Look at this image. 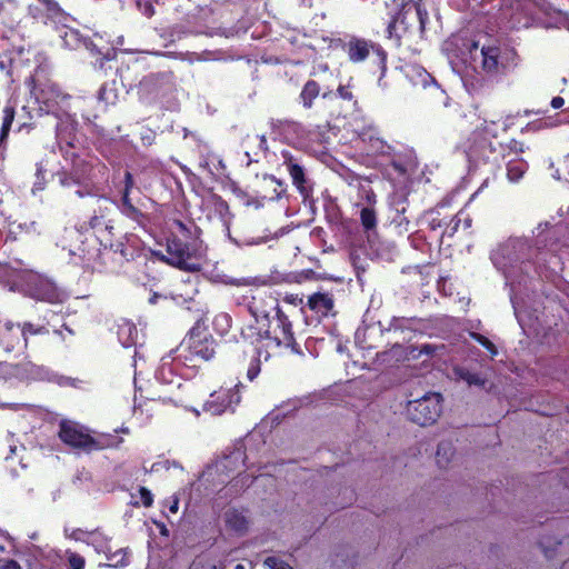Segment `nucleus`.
Segmentation results:
<instances>
[{"label": "nucleus", "mask_w": 569, "mask_h": 569, "mask_svg": "<svg viewBox=\"0 0 569 569\" xmlns=\"http://www.w3.org/2000/svg\"><path fill=\"white\" fill-rule=\"evenodd\" d=\"M263 565L269 569H293L288 562L274 556L267 557Z\"/></svg>", "instance_id": "43"}, {"label": "nucleus", "mask_w": 569, "mask_h": 569, "mask_svg": "<svg viewBox=\"0 0 569 569\" xmlns=\"http://www.w3.org/2000/svg\"><path fill=\"white\" fill-rule=\"evenodd\" d=\"M162 298H164L162 295H159V293L154 292V293H152L150 296L149 303L150 305H156L159 301V299H162Z\"/></svg>", "instance_id": "57"}, {"label": "nucleus", "mask_w": 569, "mask_h": 569, "mask_svg": "<svg viewBox=\"0 0 569 569\" xmlns=\"http://www.w3.org/2000/svg\"><path fill=\"white\" fill-rule=\"evenodd\" d=\"M478 50V42H472L470 47V54L473 56V52Z\"/></svg>", "instance_id": "63"}, {"label": "nucleus", "mask_w": 569, "mask_h": 569, "mask_svg": "<svg viewBox=\"0 0 569 569\" xmlns=\"http://www.w3.org/2000/svg\"><path fill=\"white\" fill-rule=\"evenodd\" d=\"M32 296L40 301L54 303L59 300L58 289L49 281L40 280L33 290Z\"/></svg>", "instance_id": "28"}, {"label": "nucleus", "mask_w": 569, "mask_h": 569, "mask_svg": "<svg viewBox=\"0 0 569 569\" xmlns=\"http://www.w3.org/2000/svg\"><path fill=\"white\" fill-rule=\"evenodd\" d=\"M428 11L421 0L405 3L387 26V37L395 41L396 47L409 42L413 37L425 33Z\"/></svg>", "instance_id": "5"}, {"label": "nucleus", "mask_w": 569, "mask_h": 569, "mask_svg": "<svg viewBox=\"0 0 569 569\" xmlns=\"http://www.w3.org/2000/svg\"><path fill=\"white\" fill-rule=\"evenodd\" d=\"M218 342L199 319L188 331L179 347L178 358L186 366L196 367L199 362L212 360L217 355Z\"/></svg>", "instance_id": "6"}, {"label": "nucleus", "mask_w": 569, "mask_h": 569, "mask_svg": "<svg viewBox=\"0 0 569 569\" xmlns=\"http://www.w3.org/2000/svg\"><path fill=\"white\" fill-rule=\"evenodd\" d=\"M391 164L400 173H403L406 171L405 168L396 161H392Z\"/></svg>", "instance_id": "60"}, {"label": "nucleus", "mask_w": 569, "mask_h": 569, "mask_svg": "<svg viewBox=\"0 0 569 569\" xmlns=\"http://www.w3.org/2000/svg\"><path fill=\"white\" fill-rule=\"evenodd\" d=\"M231 327L232 318L228 312H219L214 316L212 320V328L217 335L224 337L229 333Z\"/></svg>", "instance_id": "37"}, {"label": "nucleus", "mask_w": 569, "mask_h": 569, "mask_svg": "<svg viewBox=\"0 0 569 569\" xmlns=\"http://www.w3.org/2000/svg\"><path fill=\"white\" fill-rule=\"evenodd\" d=\"M362 140L368 144V149L372 154L392 157L396 153L392 144L375 133L363 132Z\"/></svg>", "instance_id": "25"}, {"label": "nucleus", "mask_w": 569, "mask_h": 569, "mask_svg": "<svg viewBox=\"0 0 569 569\" xmlns=\"http://www.w3.org/2000/svg\"><path fill=\"white\" fill-rule=\"evenodd\" d=\"M107 566L112 568H122L129 565V556L126 548H119L116 551L110 549L106 552Z\"/></svg>", "instance_id": "36"}, {"label": "nucleus", "mask_w": 569, "mask_h": 569, "mask_svg": "<svg viewBox=\"0 0 569 569\" xmlns=\"http://www.w3.org/2000/svg\"><path fill=\"white\" fill-rule=\"evenodd\" d=\"M470 337L472 340L481 345L492 357L497 356L498 350L495 343L488 339L486 336L478 333V332H471Z\"/></svg>", "instance_id": "42"}, {"label": "nucleus", "mask_w": 569, "mask_h": 569, "mask_svg": "<svg viewBox=\"0 0 569 569\" xmlns=\"http://www.w3.org/2000/svg\"><path fill=\"white\" fill-rule=\"evenodd\" d=\"M178 506H179V501L176 499L172 501V503L170 505L169 507V510L172 512V513H176L178 511Z\"/></svg>", "instance_id": "59"}, {"label": "nucleus", "mask_w": 569, "mask_h": 569, "mask_svg": "<svg viewBox=\"0 0 569 569\" xmlns=\"http://www.w3.org/2000/svg\"><path fill=\"white\" fill-rule=\"evenodd\" d=\"M231 390L220 389L210 395L209 399L203 405V409L211 415H221L231 406Z\"/></svg>", "instance_id": "21"}, {"label": "nucleus", "mask_w": 569, "mask_h": 569, "mask_svg": "<svg viewBox=\"0 0 569 569\" xmlns=\"http://www.w3.org/2000/svg\"><path fill=\"white\" fill-rule=\"evenodd\" d=\"M108 212L109 209L107 207H99L98 210L93 211V214L89 218V220L81 226V228L86 231L92 230L96 237L99 239L102 249L99 250L97 260L98 264L106 269L108 268V260L111 258V256L119 254L122 260L130 261L139 256V251L141 250L139 246L130 243L129 239H127L126 242H112L110 239L102 238L104 232L111 233L113 229V226L110 224V220L108 219Z\"/></svg>", "instance_id": "4"}, {"label": "nucleus", "mask_w": 569, "mask_h": 569, "mask_svg": "<svg viewBox=\"0 0 569 569\" xmlns=\"http://www.w3.org/2000/svg\"><path fill=\"white\" fill-rule=\"evenodd\" d=\"M0 348L6 353L22 352L27 349L20 323L10 320L0 321Z\"/></svg>", "instance_id": "16"}, {"label": "nucleus", "mask_w": 569, "mask_h": 569, "mask_svg": "<svg viewBox=\"0 0 569 569\" xmlns=\"http://www.w3.org/2000/svg\"><path fill=\"white\" fill-rule=\"evenodd\" d=\"M270 128L274 133L283 134L286 132H295L297 134L302 131L301 123L291 119H271Z\"/></svg>", "instance_id": "31"}, {"label": "nucleus", "mask_w": 569, "mask_h": 569, "mask_svg": "<svg viewBox=\"0 0 569 569\" xmlns=\"http://www.w3.org/2000/svg\"><path fill=\"white\" fill-rule=\"evenodd\" d=\"M201 230L193 221L183 222L174 219L167 237V254L156 252L159 259L169 266L187 272H198L202 269Z\"/></svg>", "instance_id": "2"}, {"label": "nucleus", "mask_w": 569, "mask_h": 569, "mask_svg": "<svg viewBox=\"0 0 569 569\" xmlns=\"http://www.w3.org/2000/svg\"><path fill=\"white\" fill-rule=\"evenodd\" d=\"M133 187L134 178L130 171H126L119 210L126 218L136 222L143 230H147L151 224V214L144 210L146 203L141 199L133 201L131 198Z\"/></svg>", "instance_id": "12"}, {"label": "nucleus", "mask_w": 569, "mask_h": 569, "mask_svg": "<svg viewBox=\"0 0 569 569\" xmlns=\"http://www.w3.org/2000/svg\"><path fill=\"white\" fill-rule=\"evenodd\" d=\"M329 121H325L307 130L306 139L309 143L313 144H326L329 142Z\"/></svg>", "instance_id": "29"}, {"label": "nucleus", "mask_w": 569, "mask_h": 569, "mask_svg": "<svg viewBox=\"0 0 569 569\" xmlns=\"http://www.w3.org/2000/svg\"><path fill=\"white\" fill-rule=\"evenodd\" d=\"M460 226L461 224L458 222L457 218L453 217L451 219L450 223L447 224V228L445 229L443 234H447L448 237H453Z\"/></svg>", "instance_id": "51"}, {"label": "nucleus", "mask_w": 569, "mask_h": 569, "mask_svg": "<svg viewBox=\"0 0 569 569\" xmlns=\"http://www.w3.org/2000/svg\"><path fill=\"white\" fill-rule=\"evenodd\" d=\"M455 447L450 441H441L437 447L436 460L440 468H447L455 456Z\"/></svg>", "instance_id": "34"}, {"label": "nucleus", "mask_w": 569, "mask_h": 569, "mask_svg": "<svg viewBox=\"0 0 569 569\" xmlns=\"http://www.w3.org/2000/svg\"><path fill=\"white\" fill-rule=\"evenodd\" d=\"M76 139V126L70 122H60L57 126V142L62 154L71 151Z\"/></svg>", "instance_id": "26"}, {"label": "nucleus", "mask_w": 569, "mask_h": 569, "mask_svg": "<svg viewBox=\"0 0 569 569\" xmlns=\"http://www.w3.org/2000/svg\"><path fill=\"white\" fill-rule=\"evenodd\" d=\"M480 67L488 74L499 73L505 68V59L499 44L482 46L480 49Z\"/></svg>", "instance_id": "19"}, {"label": "nucleus", "mask_w": 569, "mask_h": 569, "mask_svg": "<svg viewBox=\"0 0 569 569\" xmlns=\"http://www.w3.org/2000/svg\"><path fill=\"white\" fill-rule=\"evenodd\" d=\"M63 158L71 162V167L69 169L61 168L52 174V178L58 181L61 188L74 189V193L79 198H83L90 193L88 187L91 181L93 166L73 151H66Z\"/></svg>", "instance_id": "7"}, {"label": "nucleus", "mask_w": 569, "mask_h": 569, "mask_svg": "<svg viewBox=\"0 0 569 569\" xmlns=\"http://www.w3.org/2000/svg\"><path fill=\"white\" fill-rule=\"evenodd\" d=\"M411 320L412 319H408V318H405V317H393L390 322H389V326L381 330V332L383 333H396V332H401V333H405L406 331H412V326H411Z\"/></svg>", "instance_id": "39"}, {"label": "nucleus", "mask_w": 569, "mask_h": 569, "mask_svg": "<svg viewBox=\"0 0 569 569\" xmlns=\"http://www.w3.org/2000/svg\"><path fill=\"white\" fill-rule=\"evenodd\" d=\"M443 226L442 219L439 217H432L429 220V227L431 230H437L438 228H441Z\"/></svg>", "instance_id": "53"}, {"label": "nucleus", "mask_w": 569, "mask_h": 569, "mask_svg": "<svg viewBox=\"0 0 569 569\" xmlns=\"http://www.w3.org/2000/svg\"><path fill=\"white\" fill-rule=\"evenodd\" d=\"M133 187L134 178L130 171H126L119 210L126 218L136 222L143 230H147L151 224V214L144 210L146 203L141 199L133 201L131 198Z\"/></svg>", "instance_id": "13"}, {"label": "nucleus", "mask_w": 569, "mask_h": 569, "mask_svg": "<svg viewBox=\"0 0 569 569\" xmlns=\"http://www.w3.org/2000/svg\"><path fill=\"white\" fill-rule=\"evenodd\" d=\"M70 569H83L86 565L84 558L77 552H67Z\"/></svg>", "instance_id": "46"}, {"label": "nucleus", "mask_w": 569, "mask_h": 569, "mask_svg": "<svg viewBox=\"0 0 569 569\" xmlns=\"http://www.w3.org/2000/svg\"><path fill=\"white\" fill-rule=\"evenodd\" d=\"M337 94L342 100L353 101L355 104L357 103V101L355 100L352 87L350 84H346V86L340 84L337 89Z\"/></svg>", "instance_id": "47"}, {"label": "nucleus", "mask_w": 569, "mask_h": 569, "mask_svg": "<svg viewBox=\"0 0 569 569\" xmlns=\"http://www.w3.org/2000/svg\"><path fill=\"white\" fill-rule=\"evenodd\" d=\"M550 124L547 120L538 119V120L527 123L523 128H521V133L537 132V131L548 128Z\"/></svg>", "instance_id": "45"}, {"label": "nucleus", "mask_w": 569, "mask_h": 569, "mask_svg": "<svg viewBox=\"0 0 569 569\" xmlns=\"http://www.w3.org/2000/svg\"><path fill=\"white\" fill-rule=\"evenodd\" d=\"M8 568L9 569H11V568L12 569H20L18 563L16 561H13V560L9 562Z\"/></svg>", "instance_id": "64"}, {"label": "nucleus", "mask_w": 569, "mask_h": 569, "mask_svg": "<svg viewBox=\"0 0 569 569\" xmlns=\"http://www.w3.org/2000/svg\"><path fill=\"white\" fill-rule=\"evenodd\" d=\"M284 300L295 306L301 305L303 301L299 295H288Z\"/></svg>", "instance_id": "52"}, {"label": "nucleus", "mask_w": 569, "mask_h": 569, "mask_svg": "<svg viewBox=\"0 0 569 569\" xmlns=\"http://www.w3.org/2000/svg\"><path fill=\"white\" fill-rule=\"evenodd\" d=\"M139 495H140V498H141V502H142V505L146 508H149V507L152 506V503H153V495L151 493V491L148 488L140 487L139 488Z\"/></svg>", "instance_id": "50"}, {"label": "nucleus", "mask_w": 569, "mask_h": 569, "mask_svg": "<svg viewBox=\"0 0 569 569\" xmlns=\"http://www.w3.org/2000/svg\"><path fill=\"white\" fill-rule=\"evenodd\" d=\"M58 437L66 446L84 453L107 449L113 446L114 441L111 437L94 438L83 426L69 420L59 423Z\"/></svg>", "instance_id": "10"}, {"label": "nucleus", "mask_w": 569, "mask_h": 569, "mask_svg": "<svg viewBox=\"0 0 569 569\" xmlns=\"http://www.w3.org/2000/svg\"><path fill=\"white\" fill-rule=\"evenodd\" d=\"M441 411L442 397L438 392H429L419 399L409 401L407 406L409 420L419 426L433 425Z\"/></svg>", "instance_id": "14"}, {"label": "nucleus", "mask_w": 569, "mask_h": 569, "mask_svg": "<svg viewBox=\"0 0 569 569\" xmlns=\"http://www.w3.org/2000/svg\"><path fill=\"white\" fill-rule=\"evenodd\" d=\"M38 1L41 2L43 6H46V8L49 11H57L59 8L58 3L54 0H38Z\"/></svg>", "instance_id": "54"}, {"label": "nucleus", "mask_w": 569, "mask_h": 569, "mask_svg": "<svg viewBox=\"0 0 569 569\" xmlns=\"http://www.w3.org/2000/svg\"><path fill=\"white\" fill-rule=\"evenodd\" d=\"M20 327L23 333V339L27 340V343L29 342L30 337L48 336L51 331L62 340H64L62 329L67 330L70 335L73 333V331L63 321V316L51 310L47 311L38 322L24 321L23 323H20Z\"/></svg>", "instance_id": "15"}, {"label": "nucleus", "mask_w": 569, "mask_h": 569, "mask_svg": "<svg viewBox=\"0 0 569 569\" xmlns=\"http://www.w3.org/2000/svg\"><path fill=\"white\" fill-rule=\"evenodd\" d=\"M455 217L457 218L458 222L462 224V228L465 230L471 228L472 218L466 210L458 211V213Z\"/></svg>", "instance_id": "49"}, {"label": "nucleus", "mask_w": 569, "mask_h": 569, "mask_svg": "<svg viewBox=\"0 0 569 569\" xmlns=\"http://www.w3.org/2000/svg\"><path fill=\"white\" fill-rule=\"evenodd\" d=\"M259 139H260V148L263 149V150H267L268 146H267L266 137L262 134V136L259 137Z\"/></svg>", "instance_id": "61"}, {"label": "nucleus", "mask_w": 569, "mask_h": 569, "mask_svg": "<svg viewBox=\"0 0 569 569\" xmlns=\"http://www.w3.org/2000/svg\"><path fill=\"white\" fill-rule=\"evenodd\" d=\"M39 368L31 361L11 363L0 361V381H27L33 379Z\"/></svg>", "instance_id": "17"}, {"label": "nucleus", "mask_w": 569, "mask_h": 569, "mask_svg": "<svg viewBox=\"0 0 569 569\" xmlns=\"http://www.w3.org/2000/svg\"><path fill=\"white\" fill-rule=\"evenodd\" d=\"M47 169L44 168L42 162H38L36 164V180L33 182L32 192L36 193L37 191H43L47 186Z\"/></svg>", "instance_id": "41"}, {"label": "nucleus", "mask_w": 569, "mask_h": 569, "mask_svg": "<svg viewBox=\"0 0 569 569\" xmlns=\"http://www.w3.org/2000/svg\"><path fill=\"white\" fill-rule=\"evenodd\" d=\"M130 71L129 67L120 70L122 84L128 87L129 90L137 87L139 99L148 103L163 99L174 86L172 72L149 73L144 76L138 84H133L130 78Z\"/></svg>", "instance_id": "8"}, {"label": "nucleus", "mask_w": 569, "mask_h": 569, "mask_svg": "<svg viewBox=\"0 0 569 569\" xmlns=\"http://www.w3.org/2000/svg\"><path fill=\"white\" fill-rule=\"evenodd\" d=\"M99 102H103L106 106H113L118 100V90L112 83H103L98 91Z\"/></svg>", "instance_id": "38"}, {"label": "nucleus", "mask_w": 569, "mask_h": 569, "mask_svg": "<svg viewBox=\"0 0 569 569\" xmlns=\"http://www.w3.org/2000/svg\"><path fill=\"white\" fill-rule=\"evenodd\" d=\"M84 533L83 530L81 529H77L73 531L72 533V537L76 539V540H82V535Z\"/></svg>", "instance_id": "58"}, {"label": "nucleus", "mask_w": 569, "mask_h": 569, "mask_svg": "<svg viewBox=\"0 0 569 569\" xmlns=\"http://www.w3.org/2000/svg\"><path fill=\"white\" fill-rule=\"evenodd\" d=\"M42 72H43L42 70H36L34 73L30 74L24 81L31 96L34 97V99L39 102L47 101L46 91L39 83V79H38L39 74Z\"/></svg>", "instance_id": "35"}, {"label": "nucleus", "mask_w": 569, "mask_h": 569, "mask_svg": "<svg viewBox=\"0 0 569 569\" xmlns=\"http://www.w3.org/2000/svg\"><path fill=\"white\" fill-rule=\"evenodd\" d=\"M321 94L320 84L313 80L309 79L305 82L301 88V91L298 97V102L302 106L303 109H311L315 104V100Z\"/></svg>", "instance_id": "27"}, {"label": "nucleus", "mask_w": 569, "mask_h": 569, "mask_svg": "<svg viewBox=\"0 0 569 569\" xmlns=\"http://www.w3.org/2000/svg\"><path fill=\"white\" fill-rule=\"evenodd\" d=\"M348 59L352 63H361L372 53V72L378 73V82L381 83L388 70V52L381 44L371 40L352 36L342 46Z\"/></svg>", "instance_id": "9"}, {"label": "nucleus", "mask_w": 569, "mask_h": 569, "mask_svg": "<svg viewBox=\"0 0 569 569\" xmlns=\"http://www.w3.org/2000/svg\"><path fill=\"white\" fill-rule=\"evenodd\" d=\"M159 529H160V533L162 536H168L169 535V530L167 529L166 525L162 523L161 526H159Z\"/></svg>", "instance_id": "62"}, {"label": "nucleus", "mask_w": 569, "mask_h": 569, "mask_svg": "<svg viewBox=\"0 0 569 569\" xmlns=\"http://www.w3.org/2000/svg\"><path fill=\"white\" fill-rule=\"evenodd\" d=\"M436 352V347L432 345H422L420 348L421 355L432 356Z\"/></svg>", "instance_id": "55"}, {"label": "nucleus", "mask_w": 569, "mask_h": 569, "mask_svg": "<svg viewBox=\"0 0 569 569\" xmlns=\"http://www.w3.org/2000/svg\"><path fill=\"white\" fill-rule=\"evenodd\" d=\"M407 351L403 345L396 342L390 349L377 352L376 362L383 367H393L407 359Z\"/></svg>", "instance_id": "22"}, {"label": "nucleus", "mask_w": 569, "mask_h": 569, "mask_svg": "<svg viewBox=\"0 0 569 569\" xmlns=\"http://www.w3.org/2000/svg\"><path fill=\"white\" fill-rule=\"evenodd\" d=\"M528 169V163L521 158L510 159L507 162V177L511 182L519 181Z\"/></svg>", "instance_id": "33"}, {"label": "nucleus", "mask_w": 569, "mask_h": 569, "mask_svg": "<svg viewBox=\"0 0 569 569\" xmlns=\"http://www.w3.org/2000/svg\"><path fill=\"white\" fill-rule=\"evenodd\" d=\"M513 124V116L510 114L501 117L497 121L485 120L473 133L471 154L479 161L500 168L510 154L523 153L526 147L522 141L510 139L508 142H503L499 139V131L506 133Z\"/></svg>", "instance_id": "3"}, {"label": "nucleus", "mask_w": 569, "mask_h": 569, "mask_svg": "<svg viewBox=\"0 0 569 569\" xmlns=\"http://www.w3.org/2000/svg\"><path fill=\"white\" fill-rule=\"evenodd\" d=\"M282 166L289 173L292 184L297 188L303 200L312 197V182L307 178V157L300 150L283 149L280 152Z\"/></svg>", "instance_id": "11"}, {"label": "nucleus", "mask_w": 569, "mask_h": 569, "mask_svg": "<svg viewBox=\"0 0 569 569\" xmlns=\"http://www.w3.org/2000/svg\"><path fill=\"white\" fill-rule=\"evenodd\" d=\"M13 62H14V59L11 56L4 54L0 59V69L6 71L8 76L12 77Z\"/></svg>", "instance_id": "48"}, {"label": "nucleus", "mask_w": 569, "mask_h": 569, "mask_svg": "<svg viewBox=\"0 0 569 569\" xmlns=\"http://www.w3.org/2000/svg\"><path fill=\"white\" fill-rule=\"evenodd\" d=\"M257 196L264 202L279 201L287 193V184L274 176H264L256 190Z\"/></svg>", "instance_id": "18"}, {"label": "nucleus", "mask_w": 569, "mask_h": 569, "mask_svg": "<svg viewBox=\"0 0 569 569\" xmlns=\"http://www.w3.org/2000/svg\"><path fill=\"white\" fill-rule=\"evenodd\" d=\"M241 341H237L232 361L239 368L247 367V378L253 381L261 370V358L268 360L280 347L298 352L292 323L288 316L277 308L276 316L254 318V323L241 330Z\"/></svg>", "instance_id": "1"}, {"label": "nucleus", "mask_w": 569, "mask_h": 569, "mask_svg": "<svg viewBox=\"0 0 569 569\" xmlns=\"http://www.w3.org/2000/svg\"><path fill=\"white\" fill-rule=\"evenodd\" d=\"M550 104L553 109H559L565 104V100L561 97H553Z\"/></svg>", "instance_id": "56"}, {"label": "nucleus", "mask_w": 569, "mask_h": 569, "mask_svg": "<svg viewBox=\"0 0 569 569\" xmlns=\"http://www.w3.org/2000/svg\"><path fill=\"white\" fill-rule=\"evenodd\" d=\"M16 117V108L7 104L2 110V124L0 129V148L6 143L9 132L11 130L12 122Z\"/></svg>", "instance_id": "32"}, {"label": "nucleus", "mask_w": 569, "mask_h": 569, "mask_svg": "<svg viewBox=\"0 0 569 569\" xmlns=\"http://www.w3.org/2000/svg\"><path fill=\"white\" fill-rule=\"evenodd\" d=\"M18 6L14 1L8 0L4 2L3 0H0V16L1 14H10L11 17L8 19L9 22H14V13L18 10Z\"/></svg>", "instance_id": "44"}, {"label": "nucleus", "mask_w": 569, "mask_h": 569, "mask_svg": "<svg viewBox=\"0 0 569 569\" xmlns=\"http://www.w3.org/2000/svg\"><path fill=\"white\" fill-rule=\"evenodd\" d=\"M361 226L366 231L373 230L377 227V213L371 207H363L360 210Z\"/></svg>", "instance_id": "40"}, {"label": "nucleus", "mask_w": 569, "mask_h": 569, "mask_svg": "<svg viewBox=\"0 0 569 569\" xmlns=\"http://www.w3.org/2000/svg\"><path fill=\"white\" fill-rule=\"evenodd\" d=\"M307 307L319 317H328L335 308L333 295L315 292L308 297Z\"/></svg>", "instance_id": "20"}, {"label": "nucleus", "mask_w": 569, "mask_h": 569, "mask_svg": "<svg viewBox=\"0 0 569 569\" xmlns=\"http://www.w3.org/2000/svg\"><path fill=\"white\" fill-rule=\"evenodd\" d=\"M453 373L459 380L465 381L469 387L476 386L479 388H485L487 383V379L483 378L480 373L473 372L466 367H455Z\"/></svg>", "instance_id": "30"}, {"label": "nucleus", "mask_w": 569, "mask_h": 569, "mask_svg": "<svg viewBox=\"0 0 569 569\" xmlns=\"http://www.w3.org/2000/svg\"><path fill=\"white\" fill-rule=\"evenodd\" d=\"M1 40L6 42L3 47L9 54H21L24 51V38L19 30L12 26L4 28L1 31Z\"/></svg>", "instance_id": "24"}, {"label": "nucleus", "mask_w": 569, "mask_h": 569, "mask_svg": "<svg viewBox=\"0 0 569 569\" xmlns=\"http://www.w3.org/2000/svg\"><path fill=\"white\" fill-rule=\"evenodd\" d=\"M226 526L229 530L243 536L249 529V519L243 510L231 508L224 513Z\"/></svg>", "instance_id": "23"}]
</instances>
